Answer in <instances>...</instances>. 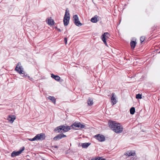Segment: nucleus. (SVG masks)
<instances>
[{"instance_id":"19","label":"nucleus","mask_w":160,"mask_h":160,"mask_svg":"<svg viewBox=\"0 0 160 160\" xmlns=\"http://www.w3.org/2000/svg\"><path fill=\"white\" fill-rule=\"evenodd\" d=\"M48 24L49 25H52L54 24V21L52 19L50 18L48 20Z\"/></svg>"},{"instance_id":"28","label":"nucleus","mask_w":160,"mask_h":160,"mask_svg":"<svg viewBox=\"0 0 160 160\" xmlns=\"http://www.w3.org/2000/svg\"><path fill=\"white\" fill-rule=\"evenodd\" d=\"M53 148H58V147L57 146H55L52 147Z\"/></svg>"},{"instance_id":"25","label":"nucleus","mask_w":160,"mask_h":160,"mask_svg":"<svg viewBox=\"0 0 160 160\" xmlns=\"http://www.w3.org/2000/svg\"><path fill=\"white\" fill-rule=\"evenodd\" d=\"M91 160H106L105 159L102 158H98L95 159H93Z\"/></svg>"},{"instance_id":"12","label":"nucleus","mask_w":160,"mask_h":160,"mask_svg":"<svg viewBox=\"0 0 160 160\" xmlns=\"http://www.w3.org/2000/svg\"><path fill=\"white\" fill-rule=\"evenodd\" d=\"M112 97L111 98V102L112 103V105H114L117 103V101L116 99L115 93H112Z\"/></svg>"},{"instance_id":"16","label":"nucleus","mask_w":160,"mask_h":160,"mask_svg":"<svg viewBox=\"0 0 160 160\" xmlns=\"http://www.w3.org/2000/svg\"><path fill=\"white\" fill-rule=\"evenodd\" d=\"M48 99L51 101L54 104L56 103V99L53 96H49L48 97Z\"/></svg>"},{"instance_id":"23","label":"nucleus","mask_w":160,"mask_h":160,"mask_svg":"<svg viewBox=\"0 0 160 160\" xmlns=\"http://www.w3.org/2000/svg\"><path fill=\"white\" fill-rule=\"evenodd\" d=\"M23 75H22V76L25 77H28V79L31 81L33 79L32 78H30L29 76H27V75H26L24 73Z\"/></svg>"},{"instance_id":"11","label":"nucleus","mask_w":160,"mask_h":160,"mask_svg":"<svg viewBox=\"0 0 160 160\" xmlns=\"http://www.w3.org/2000/svg\"><path fill=\"white\" fill-rule=\"evenodd\" d=\"M66 137V136L65 135H64L63 134H61L56 136L53 138V139L54 140L56 141L60 139H61L62 138L65 137Z\"/></svg>"},{"instance_id":"26","label":"nucleus","mask_w":160,"mask_h":160,"mask_svg":"<svg viewBox=\"0 0 160 160\" xmlns=\"http://www.w3.org/2000/svg\"><path fill=\"white\" fill-rule=\"evenodd\" d=\"M145 37L144 36H142L140 38V41L141 42H142L144 41L145 39Z\"/></svg>"},{"instance_id":"6","label":"nucleus","mask_w":160,"mask_h":160,"mask_svg":"<svg viewBox=\"0 0 160 160\" xmlns=\"http://www.w3.org/2000/svg\"><path fill=\"white\" fill-rule=\"evenodd\" d=\"M15 70L20 74L23 75L24 73L22 67L21 65L20 62H18L17 64L16 67L15 68Z\"/></svg>"},{"instance_id":"1","label":"nucleus","mask_w":160,"mask_h":160,"mask_svg":"<svg viewBox=\"0 0 160 160\" xmlns=\"http://www.w3.org/2000/svg\"><path fill=\"white\" fill-rule=\"evenodd\" d=\"M108 124L109 127L116 133H120L122 131V126L120 123L116 122L115 121H109Z\"/></svg>"},{"instance_id":"20","label":"nucleus","mask_w":160,"mask_h":160,"mask_svg":"<svg viewBox=\"0 0 160 160\" xmlns=\"http://www.w3.org/2000/svg\"><path fill=\"white\" fill-rule=\"evenodd\" d=\"M90 145V143H84L82 144V146L83 148H87Z\"/></svg>"},{"instance_id":"13","label":"nucleus","mask_w":160,"mask_h":160,"mask_svg":"<svg viewBox=\"0 0 160 160\" xmlns=\"http://www.w3.org/2000/svg\"><path fill=\"white\" fill-rule=\"evenodd\" d=\"M51 77L58 81H59L60 79V77L59 76L55 75L53 74H51Z\"/></svg>"},{"instance_id":"27","label":"nucleus","mask_w":160,"mask_h":160,"mask_svg":"<svg viewBox=\"0 0 160 160\" xmlns=\"http://www.w3.org/2000/svg\"><path fill=\"white\" fill-rule=\"evenodd\" d=\"M64 41L66 44L67 43V39L66 38H65L64 39Z\"/></svg>"},{"instance_id":"31","label":"nucleus","mask_w":160,"mask_h":160,"mask_svg":"<svg viewBox=\"0 0 160 160\" xmlns=\"http://www.w3.org/2000/svg\"><path fill=\"white\" fill-rule=\"evenodd\" d=\"M142 132H145V131H143V130H142Z\"/></svg>"},{"instance_id":"2","label":"nucleus","mask_w":160,"mask_h":160,"mask_svg":"<svg viewBox=\"0 0 160 160\" xmlns=\"http://www.w3.org/2000/svg\"><path fill=\"white\" fill-rule=\"evenodd\" d=\"M46 137L45 134L44 133H41L37 135L32 138L28 139L30 141H34L35 140H43Z\"/></svg>"},{"instance_id":"8","label":"nucleus","mask_w":160,"mask_h":160,"mask_svg":"<svg viewBox=\"0 0 160 160\" xmlns=\"http://www.w3.org/2000/svg\"><path fill=\"white\" fill-rule=\"evenodd\" d=\"M72 127L73 129H75L76 128H85V125L80 123H75L72 125Z\"/></svg>"},{"instance_id":"18","label":"nucleus","mask_w":160,"mask_h":160,"mask_svg":"<svg viewBox=\"0 0 160 160\" xmlns=\"http://www.w3.org/2000/svg\"><path fill=\"white\" fill-rule=\"evenodd\" d=\"M97 16H95L93 18H92L91 20V21L94 23H96L98 22L97 20Z\"/></svg>"},{"instance_id":"7","label":"nucleus","mask_w":160,"mask_h":160,"mask_svg":"<svg viewBox=\"0 0 160 160\" xmlns=\"http://www.w3.org/2000/svg\"><path fill=\"white\" fill-rule=\"evenodd\" d=\"M109 36L110 35L108 32H105L102 36V39L104 44L107 46V44L106 40L109 38Z\"/></svg>"},{"instance_id":"21","label":"nucleus","mask_w":160,"mask_h":160,"mask_svg":"<svg viewBox=\"0 0 160 160\" xmlns=\"http://www.w3.org/2000/svg\"><path fill=\"white\" fill-rule=\"evenodd\" d=\"M136 43L134 41H132L131 42V47L134 48L136 45Z\"/></svg>"},{"instance_id":"29","label":"nucleus","mask_w":160,"mask_h":160,"mask_svg":"<svg viewBox=\"0 0 160 160\" xmlns=\"http://www.w3.org/2000/svg\"><path fill=\"white\" fill-rule=\"evenodd\" d=\"M10 121V123H13V121L11 120V121Z\"/></svg>"},{"instance_id":"9","label":"nucleus","mask_w":160,"mask_h":160,"mask_svg":"<svg viewBox=\"0 0 160 160\" xmlns=\"http://www.w3.org/2000/svg\"><path fill=\"white\" fill-rule=\"evenodd\" d=\"M24 148L23 147L21 150H20L19 151L16 152L15 151H13L12 153L11 156L12 157H15L16 156L19 155L21 154L22 152L24 150Z\"/></svg>"},{"instance_id":"17","label":"nucleus","mask_w":160,"mask_h":160,"mask_svg":"<svg viewBox=\"0 0 160 160\" xmlns=\"http://www.w3.org/2000/svg\"><path fill=\"white\" fill-rule=\"evenodd\" d=\"M7 118V120H15L16 119V116L14 115H9Z\"/></svg>"},{"instance_id":"5","label":"nucleus","mask_w":160,"mask_h":160,"mask_svg":"<svg viewBox=\"0 0 160 160\" xmlns=\"http://www.w3.org/2000/svg\"><path fill=\"white\" fill-rule=\"evenodd\" d=\"M69 13L68 12L67 10H66L63 20L64 24L65 26H67L69 23Z\"/></svg>"},{"instance_id":"22","label":"nucleus","mask_w":160,"mask_h":160,"mask_svg":"<svg viewBox=\"0 0 160 160\" xmlns=\"http://www.w3.org/2000/svg\"><path fill=\"white\" fill-rule=\"evenodd\" d=\"M130 113L131 114H133L135 112V109L134 107H132L130 110Z\"/></svg>"},{"instance_id":"14","label":"nucleus","mask_w":160,"mask_h":160,"mask_svg":"<svg viewBox=\"0 0 160 160\" xmlns=\"http://www.w3.org/2000/svg\"><path fill=\"white\" fill-rule=\"evenodd\" d=\"M135 154V152H132V151H129L124 153V155L128 156H132Z\"/></svg>"},{"instance_id":"3","label":"nucleus","mask_w":160,"mask_h":160,"mask_svg":"<svg viewBox=\"0 0 160 160\" xmlns=\"http://www.w3.org/2000/svg\"><path fill=\"white\" fill-rule=\"evenodd\" d=\"M69 129V126H60L54 129L55 131H58V132H65L68 131Z\"/></svg>"},{"instance_id":"24","label":"nucleus","mask_w":160,"mask_h":160,"mask_svg":"<svg viewBox=\"0 0 160 160\" xmlns=\"http://www.w3.org/2000/svg\"><path fill=\"white\" fill-rule=\"evenodd\" d=\"M136 98L137 99H141L142 98V94L139 93L137 94L136 96Z\"/></svg>"},{"instance_id":"4","label":"nucleus","mask_w":160,"mask_h":160,"mask_svg":"<svg viewBox=\"0 0 160 160\" xmlns=\"http://www.w3.org/2000/svg\"><path fill=\"white\" fill-rule=\"evenodd\" d=\"M72 21L74 24L77 26L79 27L82 25L79 21L78 17L77 15H75L73 16Z\"/></svg>"},{"instance_id":"10","label":"nucleus","mask_w":160,"mask_h":160,"mask_svg":"<svg viewBox=\"0 0 160 160\" xmlns=\"http://www.w3.org/2000/svg\"><path fill=\"white\" fill-rule=\"evenodd\" d=\"M96 138L100 142H102L105 140V137L103 135L98 134L95 136Z\"/></svg>"},{"instance_id":"15","label":"nucleus","mask_w":160,"mask_h":160,"mask_svg":"<svg viewBox=\"0 0 160 160\" xmlns=\"http://www.w3.org/2000/svg\"><path fill=\"white\" fill-rule=\"evenodd\" d=\"M87 103L89 106H92L93 104V99L91 98H89L87 101Z\"/></svg>"},{"instance_id":"30","label":"nucleus","mask_w":160,"mask_h":160,"mask_svg":"<svg viewBox=\"0 0 160 160\" xmlns=\"http://www.w3.org/2000/svg\"><path fill=\"white\" fill-rule=\"evenodd\" d=\"M58 31L59 32L61 31V30L60 29H58Z\"/></svg>"}]
</instances>
